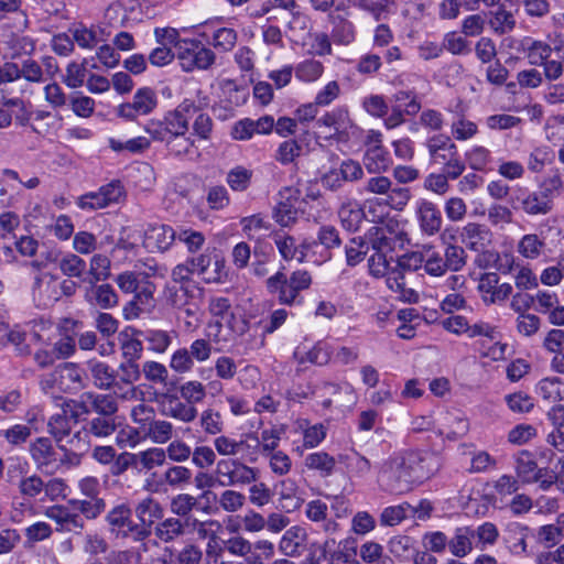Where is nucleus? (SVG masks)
<instances>
[{"label":"nucleus","mask_w":564,"mask_h":564,"mask_svg":"<svg viewBox=\"0 0 564 564\" xmlns=\"http://www.w3.org/2000/svg\"><path fill=\"white\" fill-rule=\"evenodd\" d=\"M188 530L195 532L199 540H215L219 539L220 533L224 531L223 524L215 519L199 520L194 517H188Z\"/></svg>","instance_id":"bb28decb"},{"label":"nucleus","mask_w":564,"mask_h":564,"mask_svg":"<svg viewBox=\"0 0 564 564\" xmlns=\"http://www.w3.org/2000/svg\"><path fill=\"white\" fill-rule=\"evenodd\" d=\"M514 473L522 485H531L539 479L536 475L546 473V468H540L534 454L523 449L514 455Z\"/></svg>","instance_id":"2eb2a0df"},{"label":"nucleus","mask_w":564,"mask_h":564,"mask_svg":"<svg viewBox=\"0 0 564 564\" xmlns=\"http://www.w3.org/2000/svg\"><path fill=\"white\" fill-rule=\"evenodd\" d=\"M505 401L508 405V409L512 413H517V414L529 413L534 408L533 399L528 393H524L522 391L507 394L505 397Z\"/></svg>","instance_id":"8fccbe9b"},{"label":"nucleus","mask_w":564,"mask_h":564,"mask_svg":"<svg viewBox=\"0 0 564 564\" xmlns=\"http://www.w3.org/2000/svg\"><path fill=\"white\" fill-rule=\"evenodd\" d=\"M312 284V275L308 271L297 270L288 276L279 271L265 281L269 293L278 296L283 305H294L302 302L300 293L307 290Z\"/></svg>","instance_id":"7ed1b4c3"},{"label":"nucleus","mask_w":564,"mask_h":564,"mask_svg":"<svg viewBox=\"0 0 564 564\" xmlns=\"http://www.w3.org/2000/svg\"><path fill=\"white\" fill-rule=\"evenodd\" d=\"M364 164L369 173H381L389 169L390 156L382 147L367 148Z\"/></svg>","instance_id":"2f4dec72"},{"label":"nucleus","mask_w":564,"mask_h":564,"mask_svg":"<svg viewBox=\"0 0 564 564\" xmlns=\"http://www.w3.org/2000/svg\"><path fill=\"white\" fill-rule=\"evenodd\" d=\"M166 305L172 308H182L193 299V292L189 285H176L167 283L162 292Z\"/></svg>","instance_id":"cd10ccee"},{"label":"nucleus","mask_w":564,"mask_h":564,"mask_svg":"<svg viewBox=\"0 0 564 564\" xmlns=\"http://www.w3.org/2000/svg\"><path fill=\"white\" fill-rule=\"evenodd\" d=\"M545 247L544 239L539 235L527 234L518 241L517 252L525 259L535 260L543 254Z\"/></svg>","instance_id":"7c9ffc66"},{"label":"nucleus","mask_w":564,"mask_h":564,"mask_svg":"<svg viewBox=\"0 0 564 564\" xmlns=\"http://www.w3.org/2000/svg\"><path fill=\"white\" fill-rule=\"evenodd\" d=\"M132 421L139 425V429L142 433L151 425V423L155 420V410L153 406L139 403L131 410Z\"/></svg>","instance_id":"052dcab7"},{"label":"nucleus","mask_w":564,"mask_h":564,"mask_svg":"<svg viewBox=\"0 0 564 564\" xmlns=\"http://www.w3.org/2000/svg\"><path fill=\"white\" fill-rule=\"evenodd\" d=\"M176 57L184 72L207 70L216 63L215 52L197 40H182L177 43Z\"/></svg>","instance_id":"423d86ee"},{"label":"nucleus","mask_w":564,"mask_h":564,"mask_svg":"<svg viewBox=\"0 0 564 564\" xmlns=\"http://www.w3.org/2000/svg\"><path fill=\"white\" fill-rule=\"evenodd\" d=\"M197 111L195 102L185 99L162 120H150L144 129L154 141L170 143V139L187 133L188 120Z\"/></svg>","instance_id":"f03ea898"},{"label":"nucleus","mask_w":564,"mask_h":564,"mask_svg":"<svg viewBox=\"0 0 564 564\" xmlns=\"http://www.w3.org/2000/svg\"><path fill=\"white\" fill-rule=\"evenodd\" d=\"M217 502L225 512L234 513L245 506L246 497L243 494L228 488L219 495Z\"/></svg>","instance_id":"3c124183"},{"label":"nucleus","mask_w":564,"mask_h":564,"mask_svg":"<svg viewBox=\"0 0 564 564\" xmlns=\"http://www.w3.org/2000/svg\"><path fill=\"white\" fill-rule=\"evenodd\" d=\"M45 516L57 524V531L80 534L85 528L83 517L67 507L56 505L45 510Z\"/></svg>","instance_id":"9b49d317"},{"label":"nucleus","mask_w":564,"mask_h":564,"mask_svg":"<svg viewBox=\"0 0 564 564\" xmlns=\"http://www.w3.org/2000/svg\"><path fill=\"white\" fill-rule=\"evenodd\" d=\"M421 230L427 236H434L442 227V215L436 205L422 199L416 209Z\"/></svg>","instance_id":"dca6fc26"},{"label":"nucleus","mask_w":564,"mask_h":564,"mask_svg":"<svg viewBox=\"0 0 564 564\" xmlns=\"http://www.w3.org/2000/svg\"><path fill=\"white\" fill-rule=\"evenodd\" d=\"M199 425L209 435L220 434L225 427L223 415L214 409H206L200 413Z\"/></svg>","instance_id":"49530a36"},{"label":"nucleus","mask_w":564,"mask_h":564,"mask_svg":"<svg viewBox=\"0 0 564 564\" xmlns=\"http://www.w3.org/2000/svg\"><path fill=\"white\" fill-rule=\"evenodd\" d=\"M86 399L90 403L93 412L99 414V416H110L118 411V404L115 398L110 394H98L94 392H86Z\"/></svg>","instance_id":"72a5a7b5"},{"label":"nucleus","mask_w":564,"mask_h":564,"mask_svg":"<svg viewBox=\"0 0 564 564\" xmlns=\"http://www.w3.org/2000/svg\"><path fill=\"white\" fill-rule=\"evenodd\" d=\"M469 431V422L466 417L457 415H447L445 424L440 430V435H445L451 441H456L467 434Z\"/></svg>","instance_id":"58836bf2"},{"label":"nucleus","mask_w":564,"mask_h":564,"mask_svg":"<svg viewBox=\"0 0 564 564\" xmlns=\"http://www.w3.org/2000/svg\"><path fill=\"white\" fill-rule=\"evenodd\" d=\"M511 205L514 209H521L529 216L546 215L553 209L552 198L543 191H519L511 198Z\"/></svg>","instance_id":"6e6552de"},{"label":"nucleus","mask_w":564,"mask_h":564,"mask_svg":"<svg viewBox=\"0 0 564 564\" xmlns=\"http://www.w3.org/2000/svg\"><path fill=\"white\" fill-rule=\"evenodd\" d=\"M460 240L469 250L484 251L490 247L492 234L485 225L468 223L462 228Z\"/></svg>","instance_id":"4468645a"},{"label":"nucleus","mask_w":564,"mask_h":564,"mask_svg":"<svg viewBox=\"0 0 564 564\" xmlns=\"http://www.w3.org/2000/svg\"><path fill=\"white\" fill-rule=\"evenodd\" d=\"M215 475L217 485L231 488L256 482L259 478V470L238 458H224L216 463Z\"/></svg>","instance_id":"39448f33"},{"label":"nucleus","mask_w":564,"mask_h":564,"mask_svg":"<svg viewBox=\"0 0 564 564\" xmlns=\"http://www.w3.org/2000/svg\"><path fill=\"white\" fill-rule=\"evenodd\" d=\"M45 489V482L37 475L24 477L19 482L20 494L28 498L39 497Z\"/></svg>","instance_id":"774afa93"},{"label":"nucleus","mask_w":564,"mask_h":564,"mask_svg":"<svg viewBox=\"0 0 564 564\" xmlns=\"http://www.w3.org/2000/svg\"><path fill=\"white\" fill-rule=\"evenodd\" d=\"M69 505L73 507L77 513H79L83 519L95 520L100 514L104 513L106 509V501L100 497H90L88 499H73L69 501Z\"/></svg>","instance_id":"c85d7f7f"},{"label":"nucleus","mask_w":564,"mask_h":564,"mask_svg":"<svg viewBox=\"0 0 564 564\" xmlns=\"http://www.w3.org/2000/svg\"><path fill=\"white\" fill-rule=\"evenodd\" d=\"M85 300L104 310L112 308L118 303V296L109 284H91L85 292Z\"/></svg>","instance_id":"b1692460"},{"label":"nucleus","mask_w":564,"mask_h":564,"mask_svg":"<svg viewBox=\"0 0 564 564\" xmlns=\"http://www.w3.org/2000/svg\"><path fill=\"white\" fill-rule=\"evenodd\" d=\"M105 520L116 539L131 538L134 542H142L152 533V530L133 521L132 509L126 502L112 507Z\"/></svg>","instance_id":"20e7f679"},{"label":"nucleus","mask_w":564,"mask_h":564,"mask_svg":"<svg viewBox=\"0 0 564 564\" xmlns=\"http://www.w3.org/2000/svg\"><path fill=\"white\" fill-rule=\"evenodd\" d=\"M563 383L560 378H544L538 384V393L546 401L562 400Z\"/></svg>","instance_id":"603ef678"},{"label":"nucleus","mask_w":564,"mask_h":564,"mask_svg":"<svg viewBox=\"0 0 564 564\" xmlns=\"http://www.w3.org/2000/svg\"><path fill=\"white\" fill-rule=\"evenodd\" d=\"M56 369L59 376V382H62V390L70 389V384L84 387V372L78 365L73 362H63L58 365Z\"/></svg>","instance_id":"ea45409f"},{"label":"nucleus","mask_w":564,"mask_h":564,"mask_svg":"<svg viewBox=\"0 0 564 564\" xmlns=\"http://www.w3.org/2000/svg\"><path fill=\"white\" fill-rule=\"evenodd\" d=\"M273 239L281 257L284 260L290 261L296 259L299 261H303L305 251L299 249L295 238L286 235L285 232H275Z\"/></svg>","instance_id":"473e14b6"},{"label":"nucleus","mask_w":564,"mask_h":564,"mask_svg":"<svg viewBox=\"0 0 564 564\" xmlns=\"http://www.w3.org/2000/svg\"><path fill=\"white\" fill-rule=\"evenodd\" d=\"M175 240V231L166 225H149L143 232V247L150 252H164Z\"/></svg>","instance_id":"f8f14e48"},{"label":"nucleus","mask_w":564,"mask_h":564,"mask_svg":"<svg viewBox=\"0 0 564 564\" xmlns=\"http://www.w3.org/2000/svg\"><path fill=\"white\" fill-rule=\"evenodd\" d=\"M426 147L429 150V154L431 160L435 164H442L445 160L451 159L457 153V148L454 142H452L451 138L444 134H437L431 137Z\"/></svg>","instance_id":"5701e85b"},{"label":"nucleus","mask_w":564,"mask_h":564,"mask_svg":"<svg viewBox=\"0 0 564 564\" xmlns=\"http://www.w3.org/2000/svg\"><path fill=\"white\" fill-rule=\"evenodd\" d=\"M489 25L499 35L509 33L516 28L513 13L503 7H499L495 12H491Z\"/></svg>","instance_id":"79ce46f5"},{"label":"nucleus","mask_w":564,"mask_h":564,"mask_svg":"<svg viewBox=\"0 0 564 564\" xmlns=\"http://www.w3.org/2000/svg\"><path fill=\"white\" fill-rule=\"evenodd\" d=\"M30 455L39 468H47L57 462L56 452L47 437H39L30 444Z\"/></svg>","instance_id":"4be33fe9"},{"label":"nucleus","mask_w":564,"mask_h":564,"mask_svg":"<svg viewBox=\"0 0 564 564\" xmlns=\"http://www.w3.org/2000/svg\"><path fill=\"white\" fill-rule=\"evenodd\" d=\"M327 503L317 499L307 502L305 516L313 522L322 523L324 532L335 533L338 530V523L327 517Z\"/></svg>","instance_id":"a878e982"},{"label":"nucleus","mask_w":564,"mask_h":564,"mask_svg":"<svg viewBox=\"0 0 564 564\" xmlns=\"http://www.w3.org/2000/svg\"><path fill=\"white\" fill-rule=\"evenodd\" d=\"M444 261L449 271L457 272L462 270L467 260L466 251L457 245H448L444 251Z\"/></svg>","instance_id":"5fc2aeb1"},{"label":"nucleus","mask_w":564,"mask_h":564,"mask_svg":"<svg viewBox=\"0 0 564 564\" xmlns=\"http://www.w3.org/2000/svg\"><path fill=\"white\" fill-rule=\"evenodd\" d=\"M324 66L321 62L315 59H307L302 62L295 68V75L303 82H314L323 74Z\"/></svg>","instance_id":"680f3d73"},{"label":"nucleus","mask_w":564,"mask_h":564,"mask_svg":"<svg viewBox=\"0 0 564 564\" xmlns=\"http://www.w3.org/2000/svg\"><path fill=\"white\" fill-rule=\"evenodd\" d=\"M306 540V530L300 525H294L284 532L280 540L279 549L288 556H296L302 553Z\"/></svg>","instance_id":"412c9836"},{"label":"nucleus","mask_w":564,"mask_h":564,"mask_svg":"<svg viewBox=\"0 0 564 564\" xmlns=\"http://www.w3.org/2000/svg\"><path fill=\"white\" fill-rule=\"evenodd\" d=\"M499 532L491 522H485L477 529H474V539H477L476 546L484 549L486 545H492L498 540Z\"/></svg>","instance_id":"338daca9"},{"label":"nucleus","mask_w":564,"mask_h":564,"mask_svg":"<svg viewBox=\"0 0 564 564\" xmlns=\"http://www.w3.org/2000/svg\"><path fill=\"white\" fill-rule=\"evenodd\" d=\"M144 338L149 344V350L156 354L165 352L172 341L170 334L161 329L148 330L144 335Z\"/></svg>","instance_id":"13d9d810"},{"label":"nucleus","mask_w":564,"mask_h":564,"mask_svg":"<svg viewBox=\"0 0 564 564\" xmlns=\"http://www.w3.org/2000/svg\"><path fill=\"white\" fill-rule=\"evenodd\" d=\"M251 177L252 171L243 166H236L228 172L226 180L232 191L243 192L249 187Z\"/></svg>","instance_id":"6e6d98bb"},{"label":"nucleus","mask_w":564,"mask_h":564,"mask_svg":"<svg viewBox=\"0 0 564 564\" xmlns=\"http://www.w3.org/2000/svg\"><path fill=\"white\" fill-rule=\"evenodd\" d=\"M166 454L163 448L152 447L147 451L135 454L137 468L153 469L156 466H162L165 463Z\"/></svg>","instance_id":"a18cd8bd"},{"label":"nucleus","mask_w":564,"mask_h":564,"mask_svg":"<svg viewBox=\"0 0 564 564\" xmlns=\"http://www.w3.org/2000/svg\"><path fill=\"white\" fill-rule=\"evenodd\" d=\"M165 414L183 423H189L197 416V410L188 402H182L177 398L173 397L169 401Z\"/></svg>","instance_id":"4c0bfd02"},{"label":"nucleus","mask_w":564,"mask_h":564,"mask_svg":"<svg viewBox=\"0 0 564 564\" xmlns=\"http://www.w3.org/2000/svg\"><path fill=\"white\" fill-rule=\"evenodd\" d=\"M188 531V517H169L156 522L153 528L155 539L163 544H174L182 540Z\"/></svg>","instance_id":"9d476101"},{"label":"nucleus","mask_w":564,"mask_h":564,"mask_svg":"<svg viewBox=\"0 0 564 564\" xmlns=\"http://www.w3.org/2000/svg\"><path fill=\"white\" fill-rule=\"evenodd\" d=\"M474 529L471 527H459L448 540V550L456 557H465L474 549Z\"/></svg>","instance_id":"393cba45"},{"label":"nucleus","mask_w":564,"mask_h":564,"mask_svg":"<svg viewBox=\"0 0 564 564\" xmlns=\"http://www.w3.org/2000/svg\"><path fill=\"white\" fill-rule=\"evenodd\" d=\"M442 466L441 457L429 451L406 449L386 459L379 470V479L390 494L411 491L434 476Z\"/></svg>","instance_id":"f257e3e1"},{"label":"nucleus","mask_w":564,"mask_h":564,"mask_svg":"<svg viewBox=\"0 0 564 564\" xmlns=\"http://www.w3.org/2000/svg\"><path fill=\"white\" fill-rule=\"evenodd\" d=\"M276 488L279 489V502L282 510L293 512L304 503L295 480L291 478L283 479L276 485Z\"/></svg>","instance_id":"6ab92c4d"},{"label":"nucleus","mask_w":564,"mask_h":564,"mask_svg":"<svg viewBox=\"0 0 564 564\" xmlns=\"http://www.w3.org/2000/svg\"><path fill=\"white\" fill-rule=\"evenodd\" d=\"M197 499L188 494H180L171 501V511L176 518L192 517L191 512L196 508Z\"/></svg>","instance_id":"864d4df0"},{"label":"nucleus","mask_w":564,"mask_h":564,"mask_svg":"<svg viewBox=\"0 0 564 564\" xmlns=\"http://www.w3.org/2000/svg\"><path fill=\"white\" fill-rule=\"evenodd\" d=\"M116 422L110 416H98L89 421L87 431L97 437H107L116 431Z\"/></svg>","instance_id":"e2e57ef3"},{"label":"nucleus","mask_w":564,"mask_h":564,"mask_svg":"<svg viewBox=\"0 0 564 564\" xmlns=\"http://www.w3.org/2000/svg\"><path fill=\"white\" fill-rule=\"evenodd\" d=\"M86 369L93 384L100 390H110L113 380L118 377V372L112 367L95 358L86 362Z\"/></svg>","instance_id":"f3484780"},{"label":"nucleus","mask_w":564,"mask_h":564,"mask_svg":"<svg viewBox=\"0 0 564 564\" xmlns=\"http://www.w3.org/2000/svg\"><path fill=\"white\" fill-rule=\"evenodd\" d=\"M237 32L230 28H220L213 34V46L221 52L231 51L237 43Z\"/></svg>","instance_id":"4d7b16f0"},{"label":"nucleus","mask_w":564,"mask_h":564,"mask_svg":"<svg viewBox=\"0 0 564 564\" xmlns=\"http://www.w3.org/2000/svg\"><path fill=\"white\" fill-rule=\"evenodd\" d=\"M55 404L56 406H64V409H66V413L73 417L74 423H77L82 415L93 412V409H89L90 403L86 399V392L82 394L80 401L58 397L55 399Z\"/></svg>","instance_id":"a19ab883"},{"label":"nucleus","mask_w":564,"mask_h":564,"mask_svg":"<svg viewBox=\"0 0 564 564\" xmlns=\"http://www.w3.org/2000/svg\"><path fill=\"white\" fill-rule=\"evenodd\" d=\"M352 126L349 112L346 108L339 107L327 111L315 121L314 131L317 138L324 140H343L347 135V130Z\"/></svg>","instance_id":"0eeeda50"},{"label":"nucleus","mask_w":564,"mask_h":564,"mask_svg":"<svg viewBox=\"0 0 564 564\" xmlns=\"http://www.w3.org/2000/svg\"><path fill=\"white\" fill-rule=\"evenodd\" d=\"M57 261L61 272L68 278L80 279L86 272V262L75 253H66L61 259L52 258Z\"/></svg>","instance_id":"c9c22d12"},{"label":"nucleus","mask_w":564,"mask_h":564,"mask_svg":"<svg viewBox=\"0 0 564 564\" xmlns=\"http://www.w3.org/2000/svg\"><path fill=\"white\" fill-rule=\"evenodd\" d=\"M174 426L165 420H154L144 431V436L155 444H165L174 436Z\"/></svg>","instance_id":"e433bc0d"},{"label":"nucleus","mask_w":564,"mask_h":564,"mask_svg":"<svg viewBox=\"0 0 564 564\" xmlns=\"http://www.w3.org/2000/svg\"><path fill=\"white\" fill-rule=\"evenodd\" d=\"M158 105L156 94L152 88L143 87L137 90L131 102L119 106L118 115L134 120L139 116L149 115Z\"/></svg>","instance_id":"1a4fd4ad"},{"label":"nucleus","mask_w":564,"mask_h":564,"mask_svg":"<svg viewBox=\"0 0 564 564\" xmlns=\"http://www.w3.org/2000/svg\"><path fill=\"white\" fill-rule=\"evenodd\" d=\"M367 238L375 250L373 253L388 254L393 250L394 239L384 227L372 226L367 234Z\"/></svg>","instance_id":"f704fd0d"},{"label":"nucleus","mask_w":564,"mask_h":564,"mask_svg":"<svg viewBox=\"0 0 564 564\" xmlns=\"http://www.w3.org/2000/svg\"><path fill=\"white\" fill-rule=\"evenodd\" d=\"M335 465V458L325 452L312 453L305 457V466L310 469L318 470L324 477L333 473Z\"/></svg>","instance_id":"c03bdc74"},{"label":"nucleus","mask_w":564,"mask_h":564,"mask_svg":"<svg viewBox=\"0 0 564 564\" xmlns=\"http://www.w3.org/2000/svg\"><path fill=\"white\" fill-rule=\"evenodd\" d=\"M208 311L217 318L226 319L228 326L238 335H243L248 329V323L245 319H237L231 311V302L225 296H210L208 300Z\"/></svg>","instance_id":"ddd939ff"},{"label":"nucleus","mask_w":564,"mask_h":564,"mask_svg":"<svg viewBox=\"0 0 564 564\" xmlns=\"http://www.w3.org/2000/svg\"><path fill=\"white\" fill-rule=\"evenodd\" d=\"M134 512L140 521L139 524L151 530V527L156 524V521L159 522L163 519L164 509L156 499L149 496L135 505Z\"/></svg>","instance_id":"a211bd4d"},{"label":"nucleus","mask_w":564,"mask_h":564,"mask_svg":"<svg viewBox=\"0 0 564 564\" xmlns=\"http://www.w3.org/2000/svg\"><path fill=\"white\" fill-rule=\"evenodd\" d=\"M110 260L102 254H95L90 260L89 274L91 276L90 284L106 280L110 272Z\"/></svg>","instance_id":"0e129e2a"},{"label":"nucleus","mask_w":564,"mask_h":564,"mask_svg":"<svg viewBox=\"0 0 564 564\" xmlns=\"http://www.w3.org/2000/svg\"><path fill=\"white\" fill-rule=\"evenodd\" d=\"M59 412L53 414L48 422L47 427L50 434L55 438V441L59 444L62 449H66V445L63 442L68 438L72 427L75 424L73 417L66 413V409L64 406H57Z\"/></svg>","instance_id":"aec40b11"},{"label":"nucleus","mask_w":564,"mask_h":564,"mask_svg":"<svg viewBox=\"0 0 564 564\" xmlns=\"http://www.w3.org/2000/svg\"><path fill=\"white\" fill-rule=\"evenodd\" d=\"M410 509H411V505L408 502L384 508L380 514L381 525H384V527L398 525L404 519L408 518V513H409Z\"/></svg>","instance_id":"09e8293b"},{"label":"nucleus","mask_w":564,"mask_h":564,"mask_svg":"<svg viewBox=\"0 0 564 564\" xmlns=\"http://www.w3.org/2000/svg\"><path fill=\"white\" fill-rule=\"evenodd\" d=\"M359 556L366 564H387L390 557L383 546L375 541H367L359 547Z\"/></svg>","instance_id":"37998d69"},{"label":"nucleus","mask_w":564,"mask_h":564,"mask_svg":"<svg viewBox=\"0 0 564 564\" xmlns=\"http://www.w3.org/2000/svg\"><path fill=\"white\" fill-rule=\"evenodd\" d=\"M376 174V176L367 180L362 192L371 195L387 196L391 191L392 181L384 175H380V173Z\"/></svg>","instance_id":"69168bd1"},{"label":"nucleus","mask_w":564,"mask_h":564,"mask_svg":"<svg viewBox=\"0 0 564 564\" xmlns=\"http://www.w3.org/2000/svg\"><path fill=\"white\" fill-rule=\"evenodd\" d=\"M338 216L347 230L356 231L365 219V212L358 203L347 202L339 207Z\"/></svg>","instance_id":"c756f323"},{"label":"nucleus","mask_w":564,"mask_h":564,"mask_svg":"<svg viewBox=\"0 0 564 564\" xmlns=\"http://www.w3.org/2000/svg\"><path fill=\"white\" fill-rule=\"evenodd\" d=\"M141 373H143L145 380L153 384H167L169 370L161 362L154 360L145 361L142 366Z\"/></svg>","instance_id":"de8ad7c7"},{"label":"nucleus","mask_w":564,"mask_h":564,"mask_svg":"<svg viewBox=\"0 0 564 564\" xmlns=\"http://www.w3.org/2000/svg\"><path fill=\"white\" fill-rule=\"evenodd\" d=\"M536 436V429L531 424L521 423L508 432V442L512 445H524Z\"/></svg>","instance_id":"bf43d9fd"}]
</instances>
